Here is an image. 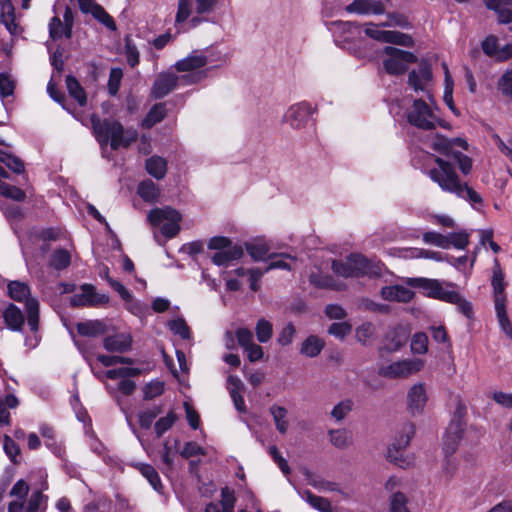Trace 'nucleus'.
I'll return each mask as SVG.
<instances>
[{
  "instance_id": "72a5a7b5",
  "label": "nucleus",
  "mask_w": 512,
  "mask_h": 512,
  "mask_svg": "<svg viewBox=\"0 0 512 512\" xmlns=\"http://www.w3.org/2000/svg\"><path fill=\"white\" fill-rule=\"evenodd\" d=\"M135 467L139 470V472L147 479L153 489L157 492H161L162 483L159 477L158 472L149 464L138 463Z\"/></svg>"
},
{
  "instance_id": "ddd939ff",
  "label": "nucleus",
  "mask_w": 512,
  "mask_h": 512,
  "mask_svg": "<svg viewBox=\"0 0 512 512\" xmlns=\"http://www.w3.org/2000/svg\"><path fill=\"white\" fill-rule=\"evenodd\" d=\"M383 53L387 55V58L383 60L384 69L391 75L403 74L408 65L417 60L413 53L391 46L385 47Z\"/></svg>"
},
{
  "instance_id": "864d4df0",
  "label": "nucleus",
  "mask_w": 512,
  "mask_h": 512,
  "mask_svg": "<svg viewBox=\"0 0 512 512\" xmlns=\"http://www.w3.org/2000/svg\"><path fill=\"white\" fill-rule=\"evenodd\" d=\"M70 262L71 257L68 251L64 249H59L53 253L50 265L57 270H62L67 268Z\"/></svg>"
},
{
  "instance_id": "338daca9",
  "label": "nucleus",
  "mask_w": 512,
  "mask_h": 512,
  "mask_svg": "<svg viewBox=\"0 0 512 512\" xmlns=\"http://www.w3.org/2000/svg\"><path fill=\"white\" fill-rule=\"evenodd\" d=\"M235 503L234 492L230 490L228 487H225L221 490V503L220 506L223 508L224 512H233Z\"/></svg>"
},
{
  "instance_id": "2f4dec72",
  "label": "nucleus",
  "mask_w": 512,
  "mask_h": 512,
  "mask_svg": "<svg viewBox=\"0 0 512 512\" xmlns=\"http://www.w3.org/2000/svg\"><path fill=\"white\" fill-rule=\"evenodd\" d=\"M138 195L146 202H154L158 199L160 191L152 180H144L137 188Z\"/></svg>"
},
{
  "instance_id": "c756f323",
  "label": "nucleus",
  "mask_w": 512,
  "mask_h": 512,
  "mask_svg": "<svg viewBox=\"0 0 512 512\" xmlns=\"http://www.w3.org/2000/svg\"><path fill=\"white\" fill-rule=\"evenodd\" d=\"M387 457L389 461L403 469L412 467L415 462L414 456L412 454L405 453L404 450L388 449Z\"/></svg>"
},
{
  "instance_id": "393cba45",
  "label": "nucleus",
  "mask_w": 512,
  "mask_h": 512,
  "mask_svg": "<svg viewBox=\"0 0 512 512\" xmlns=\"http://www.w3.org/2000/svg\"><path fill=\"white\" fill-rule=\"evenodd\" d=\"M270 260L269 264L265 268L266 272H269L274 269L288 270L292 271L297 266V259L290 254L285 253H272L268 258Z\"/></svg>"
},
{
  "instance_id": "a211bd4d",
  "label": "nucleus",
  "mask_w": 512,
  "mask_h": 512,
  "mask_svg": "<svg viewBox=\"0 0 512 512\" xmlns=\"http://www.w3.org/2000/svg\"><path fill=\"white\" fill-rule=\"evenodd\" d=\"M432 83V71L427 63H421L417 69L412 70L408 75V84L414 91L426 93L428 99H432L430 85Z\"/></svg>"
},
{
  "instance_id": "f257e3e1",
  "label": "nucleus",
  "mask_w": 512,
  "mask_h": 512,
  "mask_svg": "<svg viewBox=\"0 0 512 512\" xmlns=\"http://www.w3.org/2000/svg\"><path fill=\"white\" fill-rule=\"evenodd\" d=\"M435 161L438 168L429 171L428 175L431 180L437 183L443 191L456 195L469 202L474 209L480 210L483 206L482 196L469 185L461 183L451 163L439 157Z\"/></svg>"
},
{
  "instance_id": "5701e85b",
  "label": "nucleus",
  "mask_w": 512,
  "mask_h": 512,
  "mask_svg": "<svg viewBox=\"0 0 512 512\" xmlns=\"http://www.w3.org/2000/svg\"><path fill=\"white\" fill-rule=\"evenodd\" d=\"M414 296L413 291L403 285H391L381 288V297L386 301L409 302Z\"/></svg>"
},
{
  "instance_id": "603ef678",
  "label": "nucleus",
  "mask_w": 512,
  "mask_h": 512,
  "mask_svg": "<svg viewBox=\"0 0 512 512\" xmlns=\"http://www.w3.org/2000/svg\"><path fill=\"white\" fill-rule=\"evenodd\" d=\"M356 339L363 345H368L375 333V327L372 323L366 322L356 328Z\"/></svg>"
},
{
  "instance_id": "3c124183",
  "label": "nucleus",
  "mask_w": 512,
  "mask_h": 512,
  "mask_svg": "<svg viewBox=\"0 0 512 512\" xmlns=\"http://www.w3.org/2000/svg\"><path fill=\"white\" fill-rule=\"evenodd\" d=\"M0 195L11 198L15 201H24L26 198L25 192L13 185L0 180Z\"/></svg>"
},
{
  "instance_id": "f8f14e48",
  "label": "nucleus",
  "mask_w": 512,
  "mask_h": 512,
  "mask_svg": "<svg viewBox=\"0 0 512 512\" xmlns=\"http://www.w3.org/2000/svg\"><path fill=\"white\" fill-rule=\"evenodd\" d=\"M424 361L419 358L402 359L382 365L379 375L390 379H404L422 370Z\"/></svg>"
},
{
  "instance_id": "8fccbe9b",
  "label": "nucleus",
  "mask_w": 512,
  "mask_h": 512,
  "mask_svg": "<svg viewBox=\"0 0 512 512\" xmlns=\"http://www.w3.org/2000/svg\"><path fill=\"white\" fill-rule=\"evenodd\" d=\"M330 441L337 448H346L351 443V437L346 429L330 430Z\"/></svg>"
},
{
  "instance_id": "5fc2aeb1",
  "label": "nucleus",
  "mask_w": 512,
  "mask_h": 512,
  "mask_svg": "<svg viewBox=\"0 0 512 512\" xmlns=\"http://www.w3.org/2000/svg\"><path fill=\"white\" fill-rule=\"evenodd\" d=\"M413 354H425L428 351V337L423 332L415 333L411 340Z\"/></svg>"
},
{
  "instance_id": "37998d69",
  "label": "nucleus",
  "mask_w": 512,
  "mask_h": 512,
  "mask_svg": "<svg viewBox=\"0 0 512 512\" xmlns=\"http://www.w3.org/2000/svg\"><path fill=\"white\" fill-rule=\"evenodd\" d=\"M169 329L184 340L191 338V331L183 318H175L168 322Z\"/></svg>"
},
{
  "instance_id": "c03bdc74",
  "label": "nucleus",
  "mask_w": 512,
  "mask_h": 512,
  "mask_svg": "<svg viewBox=\"0 0 512 512\" xmlns=\"http://www.w3.org/2000/svg\"><path fill=\"white\" fill-rule=\"evenodd\" d=\"M178 419L174 411H169L166 416L161 417L155 423L154 429L157 437H161L168 431Z\"/></svg>"
},
{
  "instance_id": "0e129e2a",
  "label": "nucleus",
  "mask_w": 512,
  "mask_h": 512,
  "mask_svg": "<svg viewBox=\"0 0 512 512\" xmlns=\"http://www.w3.org/2000/svg\"><path fill=\"white\" fill-rule=\"evenodd\" d=\"M352 409V402L350 400H344L338 403L331 411V416L337 420H343Z\"/></svg>"
},
{
  "instance_id": "f3484780",
  "label": "nucleus",
  "mask_w": 512,
  "mask_h": 512,
  "mask_svg": "<svg viewBox=\"0 0 512 512\" xmlns=\"http://www.w3.org/2000/svg\"><path fill=\"white\" fill-rule=\"evenodd\" d=\"M427 401L428 395L424 383H415L408 389L406 405L407 410L411 415H421L424 412Z\"/></svg>"
},
{
  "instance_id": "49530a36",
  "label": "nucleus",
  "mask_w": 512,
  "mask_h": 512,
  "mask_svg": "<svg viewBox=\"0 0 512 512\" xmlns=\"http://www.w3.org/2000/svg\"><path fill=\"white\" fill-rule=\"evenodd\" d=\"M0 162L15 173H22L24 171V165L18 157L1 149Z\"/></svg>"
},
{
  "instance_id": "a878e982",
  "label": "nucleus",
  "mask_w": 512,
  "mask_h": 512,
  "mask_svg": "<svg viewBox=\"0 0 512 512\" xmlns=\"http://www.w3.org/2000/svg\"><path fill=\"white\" fill-rule=\"evenodd\" d=\"M6 326L13 331H20L24 324L22 311L14 304H9L3 311Z\"/></svg>"
},
{
  "instance_id": "6e6552de",
  "label": "nucleus",
  "mask_w": 512,
  "mask_h": 512,
  "mask_svg": "<svg viewBox=\"0 0 512 512\" xmlns=\"http://www.w3.org/2000/svg\"><path fill=\"white\" fill-rule=\"evenodd\" d=\"M492 286L494 290L495 310L497 313L499 324L501 328H504L507 332H511L510 321L508 319L505 309L506 296L504 293V275L497 259H495L494 261Z\"/></svg>"
},
{
  "instance_id": "0eeeda50",
  "label": "nucleus",
  "mask_w": 512,
  "mask_h": 512,
  "mask_svg": "<svg viewBox=\"0 0 512 512\" xmlns=\"http://www.w3.org/2000/svg\"><path fill=\"white\" fill-rule=\"evenodd\" d=\"M208 249L215 250L212 262L217 266H228L232 261L240 259L244 252L240 245H232L231 240L224 236H214L207 244Z\"/></svg>"
},
{
  "instance_id": "cd10ccee",
  "label": "nucleus",
  "mask_w": 512,
  "mask_h": 512,
  "mask_svg": "<svg viewBox=\"0 0 512 512\" xmlns=\"http://www.w3.org/2000/svg\"><path fill=\"white\" fill-rule=\"evenodd\" d=\"M146 171L149 175L157 180H161L167 173V161L157 155H154L146 160Z\"/></svg>"
},
{
  "instance_id": "c9c22d12",
  "label": "nucleus",
  "mask_w": 512,
  "mask_h": 512,
  "mask_svg": "<svg viewBox=\"0 0 512 512\" xmlns=\"http://www.w3.org/2000/svg\"><path fill=\"white\" fill-rule=\"evenodd\" d=\"M1 6V21L13 33L16 29L14 6L10 0H3Z\"/></svg>"
},
{
  "instance_id": "ea45409f",
  "label": "nucleus",
  "mask_w": 512,
  "mask_h": 512,
  "mask_svg": "<svg viewBox=\"0 0 512 512\" xmlns=\"http://www.w3.org/2000/svg\"><path fill=\"white\" fill-rule=\"evenodd\" d=\"M195 7L194 0H178V8L175 16V24L180 25L187 21Z\"/></svg>"
},
{
  "instance_id": "052dcab7",
  "label": "nucleus",
  "mask_w": 512,
  "mask_h": 512,
  "mask_svg": "<svg viewBox=\"0 0 512 512\" xmlns=\"http://www.w3.org/2000/svg\"><path fill=\"white\" fill-rule=\"evenodd\" d=\"M164 391V383L159 380H153L147 383L143 389L145 399H153L161 395Z\"/></svg>"
},
{
  "instance_id": "4be33fe9",
  "label": "nucleus",
  "mask_w": 512,
  "mask_h": 512,
  "mask_svg": "<svg viewBox=\"0 0 512 512\" xmlns=\"http://www.w3.org/2000/svg\"><path fill=\"white\" fill-rule=\"evenodd\" d=\"M245 249L254 261H265L271 256V246L263 238H257L245 243Z\"/></svg>"
},
{
  "instance_id": "b1692460",
  "label": "nucleus",
  "mask_w": 512,
  "mask_h": 512,
  "mask_svg": "<svg viewBox=\"0 0 512 512\" xmlns=\"http://www.w3.org/2000/svg\"><path fill=\"white\" fill-rule=\"evenodd\" d=\"M48 497L43 495L42 491H35L30 496L27 505L23 502L12 501L10 504L19 506V512H46Z\"/></svg>"
},
{
  "instance_id": "c85d7f7f",
  "label": "nucleus",
  "mask_w": 512,
  "mask_h": 512,
  "mask_svg": "<svg viewBox=\"0 0 512 512\" xmlns=\"http://www.w3.org/2000/svg\"><path fill=\"white\" fill-rule=\"evenodd\" d=\"M415 434V426L412 423L403 425L399 435L395 438L394 442L388 449L404 450L410 443Z\"/></svg>"
},
{
  "instance_id": "09e8293b",
  "label": "nucleus",
  "mask_w": 512,
  "mask_h": 512,
  "mask_svg": "<svg viewBox=\"0 0 512 512\" xmlns=\"http://www.w3.org/2000/svg\"><path fill=\"white\" fill-rule=\"evenodd\" d=\"M309 281L317 288H333L337 290L341 289L338 285H336L335 280L329 275L311 273L309 276Z\"/></svg>"
},
{
  "instance_id": "2eb2a0df",
  "label": "nucleus",
  "mask_w": 512,
  "mask_h": 512,
  "mask_svg": "<svg viewBox=\"0 0 512 512\" xmlns=\"http://www.w3.org/2000/svg\"><path fill=\"white\" fill-rule=\"evenodd\" d=\"M364 32L368 37L382 43H392L407 47L413 44V40L409 35L398 31L382 30L373 23L366 24Z\"/></svg>"
},
{
  "instance_id": "a19ab883",
  "label": "nucleus",
  "mask_w": 512,
  "mask_h": 512,
  "mask_svg": "<svg viewBox=\"0 0 512 512\" xmlns=\"http://www.w3.org/2000/svg\"><path fill=\"white\" fill-rule=\"evenodd\" d=\"M303 498L316 510L320 512H332L331 504L328 499L314 495L310 491L303 493Z\"/></svg>"
},
{
  "instance_id": "f03ea898",
  "label": "nucleus",
  "mask_w": 512,
  "mask_h": 512,
  "mask_svg": "<svg viewBox=\"0 0 512 512\" xmlns=\"http://www.w3.org/2000/svg\"><path fill=\"white\" fill-rule=\"evenodd\" d=\"M91 124L94 136L102 151L108 144L113 150L127 148L137 140L138 132L133 128H124L123 125L114 119L101 120L96 115L91 117Z\"/></svg>"
},
{
  "instance_id": "9b49d317",
  "label": "nucleus",
  "mask_w": 512,
  "mask_h": 512,
  "mask_svg": "<svg viewBox=\"0 0 512 512\" xmlns=\"http://www.w3.org/2000/svg\"><path fill=\"white\" fill-rule=\"evenodd\" d=\"M408 122L423 130H432L436 128L438 116L433 109L424 100H414L411 108L407 112Z\"/></svg>"
},
{
  "instance_id": "1a4fd4ad",
  "label": "nucleus",
  "mask_w": 512,
  "mask_h": 512,
  "mask_svg": "<svg viewBox=\"0 0 512 512\" xmlns=\"http://www.w3.org/2000/svg\"><path fill=\"white\" fill-rule=\"evenodd\" d=\"M463 409L458 408L453 419L449 423L443 436L442 449L445 456L454 454L462 440L466 439L465 422L463 420Z\"/></svg>"
},
{
  "instance_id": "412c9836",
  "label": "nucleus",
  "mask_w": 512,
  "mask_h": 512,
  "mask_svg": "<svg viewBox=\"0 0 512 512\" xmlns=\"http://www.w3.org/2000/svg\"><path fill=\"white\" fill-rule=\"evenodd\" d=\"M454 146H459L464 150L468 149V143L462 138L448 139L442 135H436L431 143V148L434 151L446 156H452L455 153Z\"/></svg>"
},
{
  "instance_id": "dca6fc26",
  "label": "nucleus",
  "mask_w": 512,
  "mask_h": 512,
  "mask_svg": "<svg viewBox=\"0 0 512 512\" xmlns=\"http://www.w3.org/2000/svg\"><path fill=\"white\" fill-rule=\"evenodd\" d=\"M108 301L109 297L106 294L97 293L91 284H83L80 292L74 294L70 299L71 305L76 307L97 306L106 304Z\"/></svg>"
},
{
  "instance_id": "bf43d9fd",
  "label": "nucleus",
  "mask_w": 512,
  "mask_h": 512,
  "mask_svg": "<svg viewBox=\"0 0 512 512\" xmlns=\"http://www.w3.org/2000/svg\"><path fill=\"white\" fill-rule=\"evenodd\" d=\"M15 89V81L8 73H0V96L5 98L13 95Z\"/></svg>"
},
{
  "instance_id": "a18cd8bd",
  "label": "nucleus",
  "mask_w": 512,
  "mask_h": 512,
  "mask_svg": "<svg viewBox=\"0 0 512 512\" xmlns=\"http://www.w3.org/2000/svg\"><path fill=\"white\" fill-rule=\"evenodd\" d=\"M142 370L135 367H121L117 369H110L104 373V376L109 379L134 377L141 374Z\"/></svg>"
},
{
  "instance_id": "6ab92c4d",
  "label": "nucleus",
  "mask_w": 512,
  "mask_h": 512,
  "mask_svg": "<svg viewBox=\"0 0 512 512\" xmlns=\"http://www.w3.org/2000/svg\"><path fill=\"white\" fill-rule=\"evenodd\" d=\"M181 83L180 76L174 73H161L155 79L151 88V96L155 99H161L173 91Z\"/></svg>"
},
{
  "instance_id": "de8ad7c7",
  "label": "nucleus",
  "mask_w": 512,
  "mask_h": 512,
  "mask_svg": "<svg viewBox=\"0 0 512 512\" xmlns=\"http://www.w3.org/2000/svg\"><path fill=\"white\" fill-rule=\"evenodd\" d=\"M422 240L425 244L433 245L442 249H448L447 235H443L435 231H428L423 233Z\"/></svg>"
},
{
  "instance_id": "9d476101",
  "label": "nucleus",
  "mask_w": 512,
  "mask_h": 512,
  "mask_svg": "<svg viewBox=\"0 0 512 512\" xmlns=\"http://www.w3.org/2000/svg\"><path fill=\"white\" fill-rule=\"evenodd\" d=\"M406 283L411 287L421 289L426 296L431 298L445 302H454L459 299V293L453 290H447L443 283L436 279L422 277L408 278Z\"/></svg>"
},
{
  "instance_id": "423d86ee",
  "label": "nucleus",
  "mask_w": 512,
  "mask_h": 512,
  "mask_svg": "<svg viewBox=\"0 0 512 512\" xmlns=\"http://www.w3.org/2000/svg\"><path fill=\"white\" fill-rule=\"evenodd\" d=\"M181 219V214L171 207L156 208L148 214L149 223L153 227H159L166 238H173L178 234Z\"/></svg>"
},
{
  "instance_id": "7ed1b4c3",
  "label": "nucleus",
  "mask_w": 512,
  "mask_h": 512,
  "mask_svg": "<svg viewBox=\"0 0 512 512\" xmlns=\"http://www.w3.org/2000/svg\"><path fill=\"white\" fill-rule=\"evenodd\" d=\"M212 61V53L208 50H194L174 64L180 75L181 84H197L207 78L209 68L206 65Z\"/></svg>"
},
{
  "instance_id": "39448f33",
  "label": "nucleus",
  "mask_w": 512,
  "mask_h": 512,
  "mask_svg": "<svg viewBox=\"0 0 512 512\" xmlns=\"http://www.w3.org/2000/svg\"><path fill=\"white\" fill-rule=\"evenodd\" d=\"M9 296L18 302H25L28 325L32 332H37L39 322V302L36 298L30 297V288L20 281H11L8 284Z\"/></svg>"
},
{
  "instance_id": "7c9ffc66",
  "label": "nucleus",
  "mask_w": 512,
  "mask_h": 512,
  "mask_svg": "<svg viewBox=\"0 0 512 512\" xmlns=\"http://www.w3.org/2000/svg\"><path fill=\"white\" fill-rule=\"evenodd\" d=\"M270 414L272 415L276 429L281 434H285L289 427V423L287 421V409L282 406L272 405L270 407Z\"/></svg>"
},
{
  "instance_id": "473e14b6",
  "label": "nucleus",
  "mask_w": 512,
  "mask_h": 512,
  "mask_svg": "<svg viewBox=\"0 0 512 512\" xmlns=\"http://www.w3.org/2000/svg\"><path fill=\"white\" fill-rule=\"evenodd\" d=\"M166 116V106L164 103L155 104L148 112L146 117L142 120V127L151 128L159 123Z\"/></svg>"
},
{
  "instance_id": "e433bc0d",
  "label": "nucleus",
  "mask_w": 512,
  "mask_h": 512,
  "mask_svg": "<svg viewBox=\"0 0 512 512\" xmlns=\"http://www.w3.org/2000/svg\"><path fill=\"white\" fill-rule=\"evenodd\" d=\"M77 331L82 336L95 337L104 332V324L101 321H86L77 324Z\"/></svg>"
},
{
  "instance_id": "4468645a",
  "label": "nucleus",
  "mask_w": 512,
  "mask_h": 512,
  "mask_svg": "<svg viewBox=\"0 0 512 512\" xmlns=\"http://www.w3.org/2000/svg\"><path fill=\"white\" fill-rule=\"evenodd\" d=\"M314 109L310 103L302 101L291 105L283 116V122L293 129L304 128L312 118Z\"/></svg>"
},
{
  "instance_id": "4d7b16f0",
  "label": "nucleus",
  "mask_w": 512,
  "mask_h": 512,
  "mask_svg": "<svg viewBox=\"0 0 512 512\" xmlns=\"http://www.w3.org/2000/svg\"><path fill=\"white\" fill-rule=\"evenodd\" d=\"M448 249L453 246L456 249L464 250L469 244V236L466 232H456L447 235Z\"/></svg>"
},
{
  "instance_id": "58836bf2",
  "label": "nucleus",
  "mask_w": 512,
  "mask_h": 512,
  "mask_svg": "<svg viewBox=\"0 0 512 512\" xmlns=\"http://www.w3.org/2000/svg\"><path fill=\"white\" fill-rule=\"evenodd\" d=\"M408 503V497L404 493L396 491L390 496L389 512H410Z\"/></svg>"
},
{
  "instance_id": "79ce46f5",
  "label": "nucleus",
  "mask_w": 512,
  "mask_h": 512,
  "mask_svg": "<svg viewBox=\"0 0 512 512\" xmlns=\"http://www.w3.org/2000/svg\"><path fill=\"white\" fill-rule=\"evenodd\" d=\"M332 25L335 26V28H336L335 33L339 32V33L347 34V36H345L343 39L344 42L351 41V39L354 36L359 35L361 33L360 27L352 22L338 21V22L332 23Z\"/></svg>"
},
{
  "instance_id": "4c0bfd02",
  "label": "nucleus",
  "mask_w": 512,
  "mask_h": 512,
  "mask_svg": "<svg viewBox=\"0 0 512 512\" xmlns=\"http://www.w3.org/2000/svg\"><path fill=\"white\" fill-rule=\"evenodd\" d=\"M67 90L71 97H73L78 104L82 107L86 105V94L79 82L73 76L66 77Z\"/></svg>"
},
{
  "instance_id": "f704fd0d",
  "label": "nucleus",
  "mask_w": 512,
  "mask_h": 512,
  "mask_svg": "<svg viewBox=\"0 0 512 512\" xmlns=\"http://www.w3.org/2000/svg\"><path fill=\"white\" fill-rule=\"evenodd\" d=\"M324 347V342L316 336H309L300 349L301 354L313 358L318 356Z\"/></svg>"
},
{
  "instance_id": "13d9d810",
  "label": "nucleus",
  "mask_w": 512,
  "mask_h": 512,
  "mask_svg": "<svg viewBox=\"0 0 512 512\" xmlns=\"http://www.w3.org/2000/svg\"><path fill=\"white\" fill-rule=\"evenodd\" d=\"M90 13L110 30L116 29L115 21L100 5L93 6Z\"/></svg>"
},
{
  "instance_id": "774afa93",
  "label": "nucleus",
  "mask_w": 512,
  "mask_h": 512,
  "mask_svg": "<svg viewBox=\"0 0 512 512\" xmlns=\"http://www.w3.org/2000/svg\"><path fill=\"white\" fill-rule=\"evenodd\" d=\"M498 88L505 96L512 97V69L506 71L499 79Z\"/></svg>"
},
{
  "instance_id": "680f3d73",
  "label": "nucleus",
  "mask_w": 512,
  "mask_h": 512,
  "mask_svg": "<svg viewBox=\"0 0 512 512\" xmlns=\"http://www.w3.org/2000/svg\"><path fill=\"white\" fill-rule=\"evenodd\" d=\"M122 77L123 72L120 68L111 69L108 80V90L111 95L117 94L121 84Z\"/></svg>"
},
{
  "instance_id": "e2e57ef3",
  "label": "nucleus",
  "mask_w": 512,
  "mask_h": 512,
  "mask_svg": "<svg viewBox=\"0 0 512 512\" xmlns=\"http://www.w3.org/2000/svg\"><path fill=\"white\" fill-rule=\"evenodd\" d=\"M159 413L160 409L158 407L140 412L138 415L140 426L149 429Z\"/></svg>"
},
{
  "instance_id": "bb28decb",
  "label": "nucleus",
  "mask_w": 512,
  "mask_h": 512,
  "mask_svg": "<svg viewBox=\"0 0 512 512\" xmlns=\"http://www.w3.org/2000/svg\"><path fill=\"white\" fill-rule=\"evenodd\" d=\"M131 337L127 334H116L105 338L104 348L110 352H125L131 347Z\"/></svg>"
},
{
  "instance_id": "69168bd1",
  "label": "nucleus",
  "mask_w": 512,
  "mask_h": 512,
  "mask_svg": "<svg viewBox=\"0 0 512 512\" xmlns=\"http://www.w3.org/2000/svg\"><path fill=\"white\" fill-rule=\"evenodd\" d=\"M352 330L351 324L348 322H337L333 323L328 330V333L339 339H343Z\"/></svg>"
},
{
  "instance_id": "20e7f679",
  "label": "nucleus",
  "mask_w": 512,
  "mask_h": 512,
  "mask_svg": "<svg viewBox=\"0 0 512 512\" xmlns=\"http://www.w3.org/2000/svg\"><path fill=\"white\" fill-rule=\"evenodd\" d=\"M331 269L337 276L349 277H379L381 275V266L379 263L372 262L360 254H351L344 260H333Z\"/></svg>"
},
{
  "instance_id": "aec40b11",
  "label": "nucleus",
  "mask_w": 512,
  "mask_h": 512,
  "mask_svg": "<svg viewBox=\"0 0 512 512\" xmlns=\"http://www.w3.org/2000/svg\"><path fill=\"white\" fill-rule=\"evenodd\" d=\"M345 10L359 15H382L386 7L381 0H354L346 6Z\"/></svg>"
},
{
  "instance_id": "6e6d98bb",
  "label": "nucleus",
  "mask_w": 512,
  "mask_h": 512,
  "mask_svg": "<svg viewBox=\"0 0 512 512\" xmlns=\"http://www.w3.org/2000/svg\"><path fill=\"white\" fill-rule=\"evenodd\" d=\"M255 331L258 341L261 343H266L272 337V324L265 319H260L256 324Z\"/></svg>"
}]
</instances>
